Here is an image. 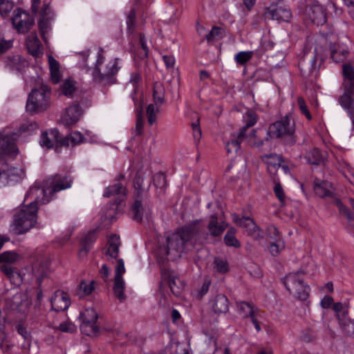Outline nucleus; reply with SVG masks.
Listing matches in <instances>:
<instances>
[{
	"label": "nucleus",
	"instance_id": "f257e3e1",
	"mask_svg": "<svg viewBox=\"0 0 354 354\" xmlns=\"http://www.w3.org/2000/svg\"><path fill=\"white\" fill-rule=\"evenodd\" d=\"M201 230L202 225L198 221L183 226L178 232L167 236L166 245L159 248L158 254L171 261L180 258L189 241Z\"/></svg>",
	"mask_w": 354,
	"mask_h": 354
},
{
	"label": "nucleus",
	"instance_id": "f03ea898",
	"mask_svg": "<svg viewBox=\"0 0 354 354\" xmlns=\"http://www.w3.org/2000/svg\"><path fill=\"white\" fill-rule=\"evenodd\" d=\"M37 198L28 205L23 206L15 215L12 230L15 234L26 233L36 223L37 212Z\"/></svg>",
	"mask_w": 354,
	"mask_h": 354
},
{
	"label": "nucleus",
	"instance_id": "7ed1b4c3",
	"mask_svg": "<svg viewBox=\"0 0 354 354\" xmlns=\"http://www.w3.org/2000/svg\"><path fill=\"white\" fill-rule=\"evenodd\" d=\"M295 124L294 119L286 115L281 120L271 124L268 128V135L283 140L288 145H293L296 142Z\"/></svg>",
	"mask_w": 354,
	"mask_h": 354
},
{
	"label": "nucleus",
	"instance_id": "20e7f679",
	"mask_svg": "<svg viewBox=\"0 0 354 354\" xmlns=\"http://www.w3.org/2000/svg\"><path fill=\"white\" fill-rule=\"evenodd\" d=\"M19 135L16 133L10 134L0 133V165L2 168L0 169V178H8L12 174V169H9L6 164V156L8 155H15L17 149L15 141Z\"/></svg>",
	"mask_w": 354,
	"mask_h": 354
},
{
	"label": "nucleus",
	"instance_id": "39448f33",
	"mask_svg": "<svg viewBox=\"0 0 354 354\" xmlns=\"http://www.w3.org/2000/svg\"><path fill=\"white\" fill-rule=\"evenodd\" d=\"M71 184L72 179L69 177L55 174L44 181L41 192L45 197L50 198L54 194L71 187Z\"/></svg>",
	"mask_w": 354,
	"mask_h": 354
},
{
	"label": "nucleus",
	"instance_id": "423d86ee",
	"mask_svg": "<svg viewBox=\"0 0 354 354\" xmlns=\"http://www.w3.org/2000/svg\"><path fill=\"white\" fill-rule=\"evenodd\" d=\"M50 90H32L26 102V111L35 113L47 109Z\"/></svg>",
	"mask_w": 354,
	"mask_h": 354
},
{
	"label": "nucleus",
	"instance_id": "0eeeda50",
	"mask_svg": "<svg viewBox=\"0 0 354 354\" xmlns=\"http://www.w3.org/2000/svg\"><path fill=\"white\" fill-rule=\"evenodd\" d=\"M284 285L286 289L297 299L305 301L309 295V287L305 286L302 279H299L297 273H290L284 278Z\"/></svg>",
	"mask_w": 354,
	"mask_h": 354
},
{
	"label": "nucleus",
	"instance_id": "6e6552de",
	"mask_svg": "<svg viewBox=\"0 0 354 354\" xmlns=\"http://www.w3.org/2000/svg\"><path fill=\"white\" fill-rule=\"evenodd\" d=\"M101 64L100 59L97 62V66L95 72L93 75V79L95 82L103 84L104 85H109L115 84L117 82L115 75L118 72L120 67L118 66V59L115 58L111 59L106 64V68L104 72L101 73L97 67V65Z\"/></svg>",
	"mask_w": 354,
	"mask_h": 354
},
{
	"label": "nucleus",
	"instance_id": "1a4fd4ad",
	"mask_svg": "<svg viewBox=\"0 0 354 354\" xmlns=\"http://www.w3.org/2000/svg\"><path fill=\"white\" fill-rule=\"evenodd\" d=\"M263 16L265 19L288 22L292 18V12L282 0H279L266 8Z\"/></svg>",
	"mask_w": 354,
	"mask_h": 354
},
{
	"label": "nucleus",
	"instance_id": "9d476101",
	"mask_svg": "<svg viewBox=\"0 0 354 354\" xmlns=\"http://www.w3.org/2000/svg\"><path fill=\"white\" fill-rule=\"evenodd\" d=\"M11 20L14 28L21 34L28 32L35 24L33 17L21 8L14 10Z\"/></svg>",
	"mask_w": 354,
	"mask_h": 354
},
{
	"label": "nucleus",
	"instance_id": "9b49d317",
	"mask_svg": "<svg viewBox=\"0 0 354 354\" xmlns=\"http://www.w3.org/2000/svg\"><path fill=\"white\" fill-rule=\"evenodd\" d=\"M82 323L80 326L81 330L83 333L88 336L95 335L99 328L95 325L97 320V313L93 308H88L80 314Z\"/></svg>",
	"mask_w": 354,
	"mask_h": 354
},
{
	"label": "nucleus",
	"instance_id": "f8f14e48",
	"mask_svg": "<svg viewBox=\"0 0 354 354\" xmlns=\"http://www.w3.org/2000/svg\"><path fill=\"white\" fill-rule=\"evenodd\" d=\"M306 3V14L317 26L326 22V14L323 7L316 0H304Z\"/></svg>",
	"mask_w": 354,
	"mask_h": 354
},
{
	"label": "nucleus",
	"instance_id": "ddd939ff",
	"mask_svg": "<svg viewBox=\"0 0 354 354\" xmlns=\"http://www.w3.org/2000/svg\"><path fill=\"white\" fill-rule=\"evenodd\" d=\"M50 303L53 310L55 311H64L68 308L71 301L66 292L62 290H57L52 296Z\"/></svg>",
	"mask_w": 354,
	"mask_h": 354
},
{
	"label": "nucleus",
	"instance_id": "4468645a",
	"mask_svg": "<svg viewBox=\"0 0 354 354\" xmlns=\"http://www.w3.org/2000/svg\"><path fill=\"white\" fill-rule=\"evenodd\" d=\"M82 115V111L77 104L66 109L65 113L62 117V120L65 126L72 125L78 122Z\"/></svg>",
	"mask_w": 354,
	"mask_h": 354
},
{
	"label": "nucleus",
	"instance_id": "2eb2a0df",
	"mask_svg": "<svg viewBox=\"0 0 354 354\" xmlns=\"http://www.w3.org/2000/svg\"><path fill=\"white\" fill-rule=\"evenodd\" d=\"M163 277L167 280L169 288L176 296H178L185 287V283L175 274L174 271L165 270L162 272Z\"/></svg>",
	"mask_w": 354,
	"mask_h": 354
},
{
	"label": "nucleus",
	"instance_id": "dca6fc26",
	"mask_svg": "<svg viewBox=\"0 0 354 354\" xmlns=\"http://www.w3.org/2000/svg\"><path fill=\"white\" fill-rule=\"evenodd\" d=\"M61 136L57 129H53L48 132H44L41 135L40 145L42 147L50 149L53 147L54 143L56 145V148L60 147L59 140ZM57 149H56L57 150Z\"/></svg>",
	"mask_w": 354,
	"mask_h": 354
},
{
	"label": "nucleus",
	"instance_id": "f3484780",
	"mask_svg": "<svg viewBox=\"0 0 354 354\" xmlns=\"http://www.w3.org/2000/svg\"><path fill=\"white\" fill-rule=\"evenodd\" d=\"M27 49L30 55L34 57L42 55V47L36 32L30 33L26 39Z\"/></svg>",
	"mask_w": 354,
	"mask_h": 354
},
{
	"label": "nucleus",
	"instance_id": "a211bd4d",
	"mask_svg": "<svg viewBox=\"0 0 354 354\" xmlns=\"http://www.w3.org/2000/svg\"><path fill=\"white\" fill-rule=\"evenodd\" d=\"M0 270L13 285L19 286L22 283L23 277L16 268L5 263L0 266Z\"/></svg>",
	"mask_w": 354,
	"mask_h": 354
},
{
	"label": "nucleus",
	"instance_id": "6ab92c4d",
	"mask_svg": "<svg viewBox=\"0 0 354 354\" xmlns=\"http://www.w3.org/2000/svg\"><path fill=\"white\" fill-rule=\"evenodd\" d=\"M211 306L215 313H226L229 310V301L224 295H217L211 301Z\"/></svg>",
	"mask_w": 354,
	"mask_h": 354
},
{
	"label": "nucleus",
	"instance_id": "aec40b11",
	"mask_svg": "<svg viewBox=\"0 0 354 354\" xmlns=\"http://www.w3.org/2000/svg\"><path fill=\"white\" fill-rule=\"evenodd\" d=\"M142 198L136 197L134 202L131 206L130 211L132 218L138 222H141L144 216L147 218L149 216V213L142 206Z\"/></svg>",
	"mask_w": 354,
	"mask_h": 354
},
{
	"label": "nucleus",
	"instance_id": "412c9836",
	"mask_svg": "<svg viewBox=\"0 0 354 354\" xmlns=\"http://www.w3.org/2000/svg\"><path fill=\"white\" fill-rule=\"evenodd\" d=\"M50 80L54 84H58L62 77L59 62L52 56H48Z\"/></svg>",
	"mask_w": 354,
	"mask_h": 354
},
{
	"label": "nucleus",
	"instance_id": "4be33fe9",
	"mask_svg": "<svg viewBox=\"0 0 354 354\" xmlns=\"http://www.w3.org/2000/svg\"><path fill=\"white\" fill-rule=\"evenodd\" d=\"M314 190L316 195L321 198L332 196L333 195L332 185L328 181H319L318 179H315Z\"/></svg>",
	"mask_w": 354,
	"mask_h": 354
},
{
	"label": "nucleus",
	"instance_id": "5701e85b",
	"mask_svg": "<svg viewBox=\"0 0 354 354\" xmlns=\"http://www.w3.org/2000/svg\"><path fill=\"white\" fill-rule=\"evenodd\" d=\"M84 140L85 138L82 134L80 131H75L63 138H61L59 140L60 147H69L70 145L73 147L76 145L84 142Z\"/></svg>",
	"mask_w": 354,
	"mask_h": 354
},
{
	"label": "nucleus",
	"instance_id": "b1692460",
	"mask_svg": "<svg viewBox=\"0 0 354 354\" xmlns=\"http://www.w3.org/2000/svg\"><path fill=\"white\" fill-rule=\"evenodd\" d=\"M52 17L48 16V14L46 12L45 10L40 13V19L38 22V26L41 37L45 42H46L47 40L46 35L50 30V21Z\"/></svg>",
	"mask_w": 354,
	"mask_h": 354
},
{
	"label": "nucleus",
	"instance_id": "393cba45",
	"mask_svg": "<svg viewBox=\"0 0 354 354\" xmlns=\"http://www.w3.org/2000/svg\"><path fill=\"white\" fill-rule=\"evenodd\" d=\"M97 236L95 231L88 232L81 241V248L79 251V255L82 257L86 255L91 249V245L96 240Z\"/></svg>",
	"mask_w": 354,
	"mask_h": 354
},
{
	"label": "nucleus",
	"instance_id": "a878e982",
	"mask_svg": "<svg viewBox=\"0 0 354 354\" xmlns=\"http://www.w3.org/2000/svg\"><path fill=\"white\" fill-rule=\"evenodd\" d=\"M207 230L209 234L213 236H218L222 234V233L225 230V226L223 225H219L218 223V217L216 214H214L210 216L209 221L207 225Z\"/></svg>",
	"mask_w": 354,
	"mask_h": 354
},
{
	"label": "nucleus",
	"instance_id": "bb28decb",
	"mask_svg": "<svg viewBox=\"0 0 354 354\" xmlns=\"http://www.w3.org/2000/svg\"><path fill=\"white\" fill-rule=\"evenodd\" d=\"M120 245V237L115 234L111 235L108 240V248L106 254L112 259L117 258L119 254Z\"/></svg>",
	"mask_w": 354,
	"mask_h": 354
},
{
	"label": "nucleus",
	"instance_id": "cd10ccee",
	"mask_svg": "<svg viewBox=\"0 0 354 354\" xmlns=\"http://www.w3.org/2000/svg\"><path fill=\"white\" fill-rule=\"evenodd\" d=\"M7 66L12 71L21 73L28 66V62L24 58L17 55L8 58Z\"/></svg>",
	"mask_w": 354,
	"mask_h": 354
},
{
	"label": "nucleus",
	"instance_id": "c85d7f7f",
	"mask_svg": "<svg viewBox=\"0 0 354 354\" xmlns=\"http://www.w3.org/2000/svg\"><path fill=\"white\" fill-rule=\"evenodd\" d=\"M127 194V189L122 183H118L113 185L107 187L103 194L104 197H111L112 196H125Z\"/></svg>",
	"mask_w": 354,
	"mask_h": 354
},
{
	"label": "nucleus",
	"instance_id": "c756f323",
	"mask_svg": "<svg viewBox=\"0 0 354 354\" xmlns=\"http://www.w3.org/2000/svg\"><path fill=\"white\" fill-rule=\"evenodd\" d=\"M330 57L336 63L344 62L348 55L347 50L342 48L339 47V46H337L335 44H331L330 45Z\"/></svg>",
	"mask_w": 354,
	"mask_h": 354
},
{
	"label": "nucleus",
	"instance_id": "7c9ffc66",
	"mask_svg": "<svg viewBox=\"0 0 354 354\" xmlns=\"http://www.w3.org/2000/svg\"><path fill=\"white\" fill-rule=\"evenodd\" d=\"M263 160L268 165V171L271 174H275L281 166V158L276 154L265 156Z\"/></svg>",
	"mask_w": 354,
	"mask_h": 354
},
{
	"label": "nucleus",
	"instance_id": "2f4dec72",
	"mask_svg": "<svg viewBox=\"0 0 354 354\" xmlns=\"http://www.w3.org/2000/svg\"><path fill=\"white\" fill-rule=\"evenodd\" d=\"M305 158L310 165H318L324 161V156L317 148H313L308 151Z\"/></svg>",
	"mask_w": 354,
	"mask_h": 354
},
{
	"label": "nucleus",
	"instance_id": "473e14b6",
	"mask_svg": "<svg viewBox=\"0 0 354 354\" xmlns=\"http://www.w3.org/2000/svg\"><path fill=\"white\" fill-rule=\"evenodd\" d=\"M243 120L246 124L240 130L239 138H243L247 129L257 122V115L253 111H248L243 116Z\"/></svg>",
	"mask_w": 354,
	"mask_h": 354
},
{
	"label": "nucleus",
	"instance_id": "72a5a7b5",
	"mask_svg": "<svg viewBox=\"0 0 354 354\" xmlns=\"http://www.w3.org/2000/svg\"><path fill=\"white\" fill-rule=\"evenodd\" d=\"M245 141V143L252 147H260L263 144V140L261 139H258L256 135V130H252L251 132L248 134H246L245 132V136L243 138H240Z\"/></svg>",
	"mask_w": 354,
	"mask_h": 354
},
{
	"label": "nucleus",
	"instance_id": "f704fd0d",
	"mask_svg": "<svg viewBox=\"0 0 354 354\" xmlns=\"http://www.w3.org/2000/svg\"><path fill=\"white\" fill-rule=\"evenodd\" d=\"M125 288V283L123 279H115L113 285V291L115 297L120 301H123L126 299V295L124 292Z\"/></svg>",
	"mask_w": 354,
	"mask_h": 354
},
{
	"label": "nucleus",
	"instance_id": "c9c22d12",
	"mask_svg": "<svg viewBox=\"0 0 354 354\" xmlns=\"http://www.w3.org/2000/svg\"><path fill=\"white\" fill-rule=\"evenodd\" d=\"M233 221L239 226L245 228L246 233L248 232V230H252V227H255L256 225L254 221L250 217L239 218L236 214L233 215Z\"/></svg>",
	"mask_w": 354,
	"mask_h": 354
},
{
	"label": "nucleus",
	"instance_id": "e433bc0d",
	"mask_svg": "<svg viewBox=\"0 0 354 354\" xmlns=\"http://www.w3.org/2000/svg\"><path fill=\"white\" fill-rule=\"evenodd\" d=\"M339 324L343 333L348 336L354 335V321L344 317L339 320Z\"/></svg>",
	"mask_w": 354,
	"mask_h": 354
},
{
	"label": "nucleus",
	"instance_id": "4c0bfd02",
	"mask_svg": "<svg viewBox=\"0 0 354 354\" xmlns=\"http://www.w3.org/2000/svg\"><path fill=\"white\" fill-rule=\"evenodd\" d=\"M339 102L344 109L348 110V112H349L350 110L354 109V99L352 97V92H345L339 98Z\"/></svg>",
	"mask_w": 354,
	"mask_h": 354
},
{
	"label": "nucleus",
	"instance_id": "58836bf2",
	"mask_svg": "<svg viewBox=\"0 0 354 354\" xmlns=\"http://www.w3.org/2000/svg\"><path fill=\"white\" fill-rule=\"evenodd\" d=\"M95 286L94 281H91L90 282L83 281L79 286L77 294L80 297H84L86 295H91L95 290Z\"/></svg>",
	"mask_w": 354,
	"mask_h": 354
},
{
	"label": "nucleus",
	"instance_id": "ea45409f",
	"mask_svg": "<svg viewBox=\"0 0 354 354\" xmlns=\"http://www.w3.org/2000/svg\"><path fill=\"white\" fill-rule=\"evenodd\" d=\"M237 305L239 313L244 317H249L257 312L254 306L250 303L241 301Z\"/></svg>",
	"mask_w": 354,
	"mask_h": 354
},
{
	"label": "nucleus",
	"instance_id": "a19ab883",
	"mask_svg": "<svg viewBox=\"0 0 354 354\" xmlns=\"http://www.w3.org/2000/svg\"><path fill=\"white\" fill-rule=\"evenodd\" d=\"M236 230L234 227L230 228L224 236V242L228 246H233L239 248L241 244L238 239L236 238Z\"/></svg>",
	"mask_w": 354,
	"mask_h": 354
},
{
	"label": "nucleus",
	"instance_id": "79ce46f5",
	"mask_svg": "<svg viewBox=\"0 0 354 354\" xmlns=\"http://www.w3.org/2000/svg\"><path fill=\"white\" fill-rule=\"evenodd\" d=\"M160 354H189L184 345L174 343L169 345Z\"/></svg>",
	"mask_w": 354,
	"mask_h": 354
},
{
	"label": "nucleus",
	"instance_id": "37998d69",
	"mask_svg": "<svg viewBox=\"0 0 354 354\" xmlns=\"http://www.w3.org/2000/svg\"><path fill=\"white\" fill-rule=\"evenodd\" d=\"M143 80L140 73L132 72L131 73L127 86L132 88H137L142 87L143 85Z\"/></svg>",
	"mask_w": 354,
	"mask_h": 354
},
{
	"label": "nucleus",
	"instance_id": "c03bdc74",
	"mask_svg": "<svg viewBox=\"0 0 354 354\" xmlns=\"http://www.w3.org/2000/svg\"><path fill=\"white\" fill-rule=\"evenodd\" d=\"M284 248V241L281 238H279L276 239V241L270 243L268 250L272 256L277 257Z\"/></svg>",
	"mask_w": 354,
	"mask_h": 354
},
{
	"label": "nucleus",
	"instance_id": "a18cd8bd",
	"mask_svg": "<svg viewBox=\"0 0 354 354\" xmlns=\"http://www.w3.org/2000/svg\"><path fill=\"white\" fill-rule=\"evenodd\" d=\"M343 75L349 82L350 87L354 88V67L349 63L343 65Z\"/></svg>",
	"mask_w": 354,
	"mask_h": 354
},
{
	"label": "nucleus",
	"instance_id": "49530a36",
	"mask_svg": "<svg viewBox=\"0 0 354 354\" xmlns=\"http://www.w3.org/2000/svg\"><path fill=\"white\" fill-rule=\"evenodd\" d=\"M334 203L337 207L338 208L339 213L342 214L344 216H345L348 221L351 223L354 222V216L353 214L350 212V210L344 205V204L342 203V201L338 198L334 199Z\"/></svg>",
	"mask_w": 354,
	"mask_h": 354
},
{
	"label": "nucleus",
	"instance_id": "de8ad7c7",
	"mask_svg": "<svg viewBox=\"0 0 354 354\" xmlns=\"http://www.w3.org/2000/svg\"><path fill=\"white\" fill-rule=\"evenodd\" d=\"M223 30L221 28L214 26L210 32L205 35L207 41L211 42L223 37Z\"/></svg>",
	"mask_w": 354,
	"mask_h": 354
},
{
	"label": "nucleus",
	"instance_id": "09e8293b",
	"mask_svg": "<svg viewBox=\"0 0 354 354\" xmlns=\"http://www.w3.org/2000/svg\"><path fill=\"white\" fill-rule=\"evenodd\" d=\"M143 178L140 176H136L133 179V186L135 188V196L137 198H143L145 191L142 187Z\"/></svg>",
	"mask_w": 354,
	"mask_h": 354
},
{
	"label": "nucleus",
	"instance_id": "8fccbe9b",
	"mask_svg": "<svg viewBox=\"0 0 354 354\" xmlns=\"http://www.w3.org/2000/svg\"><path fill=\"white\" fill-rule=\"evenodd\" d=\"M19 256L14 252L7 251L0 254V263L2 262L12 263L17 261Z\"/></svg>",
	"mask_w": 354,
	"mask_h": 354
},
{
	"label": "nucleus",
	"instance_id": "3c124183",
	"mask_svg": "<svg viewBox=\"0 0 354 354\" xmlns=\"http://www.w3.org/2000/svg\"><path fill=\"white\" fill-rule=\"evenodd\" d=\"M153 104H150L147 108V118L150 125H153L156 122V113L159 111V106L155 108Z\"/></svg>",
	"mask_w": 354,
	"mask_h": 354
},
{
	"label": "nucleus",
	"instance_id": "603ef678",
	"mask_svg": "<svg viewBox=\"0 0 354 354\" xmlns=\"http://www.w3.org/2000/svg\"><path fill=\"white\" fill-rule=\"evenodd\" d=\"M214 268L218 272L225 273L229 270L228 263L224 259L216 257L214 261Z\"/></svg>",
	"mask_w": 354,
	"mask_h": 354
},
{
	"label": "nucleus",
	"instance_id": "864d4df0",
	"mask_svg": "<svg viewBox=\"0 0 354 354\" xmlns=\"http://www.w3.org/2000/svg\"><path fill=\"white\" fill-rule=\"evenodd\" d=\"M14 3L11 0H0V14L6 17L12 10Z\"/></svg>",
	"mask_w": 354,
	"mask_h": 354
},
{
	"label": "nucleus",
	"instance_id": "5fc2aeb1",
	"mask_svg": "<svg viewBox=\"0 0 354 354\" xmlns=\"http://www.w3.org/2000/svg\"><path fill=\"white\" fill-rule=\"evenodd\" d=\"M253 52L242 51L235 55V60L239 64H244L252 57Z\"/></svg>",
	"mask_w": 354,
	"mask_h": 354
},
{
	"label": "nucleus",
	"instance_id": "6e6d98bb",
	"mask_svg": "<svg viewBox=\"0 0 354 354\" xmlns=\"http://www.w3.org/2000/svg\"><path fill=\"white\" fill-rule=\"evenodd\" d=\"M274 192L276 197L279 199L281 205H283L286 202V195L283 189L279 182L274 183Z\"/></svg>",
	"mask_w": 354,
	"mask_h": 354
},
{
	"label": "nucleus",
	"instance_id": "4d7b16f0",
	"mask_svg": "<svg viewBox=\"0 0 354 354\" xmlns=\"http://www.w3.org/2000/svg\"><path fill=\"white\" fill-rule=\"evenodd\" d=\"M143 100L141 102L140 107L137 111V120H136V124L135 128V131L136 135H141L142 130V126H143V120H142V104Z\"/></svg>",
	"mask_w": 354,
	"mask_h": 354
},
{
	"label": "nucleus",
	"instance_id": "13d9d810",
	"mask_svg": "<svg viewBox=\"0 0 354 354\" xmlns=\"http://www.w3.org/2000/svg\"><path fill=\"white\" fill-rule=\"evenodd\" d=\"M243 140L239 139V136L237 139H232L230 142L226 143V149L227 153H236L240 149L241 142Z\"/></svg>",
	"mask_w": 354,
	"mask_h": 354
},
{
	"label": "nucleus",
	"instance_id": "bf43d9fd",
	"mask_svg": "<svg viewBox=\"0 0 354 354\" xmlns=\"http://www.w3.org/2000/svg\"><path fill=\"white\" fill-rule=\"evenodd\" d=\"M38 129V124L35 122H26L21 124L20 127L19 131V133H31L34 131L35 130Z\"/></svg>",
	"mask_w": 354,
	"mask_h": 354
},
{
	"label": "nucleus",
	"instance_id": "052dcab7",
	"mask_svg": "<svg viewBox=\"0 0 354 354\" xmlns=\"http://www.w3.org/2000/svg\"><path fill=\"white\" fill-rule=\"evenodd\" d=\"M153 97L156 106H161L165 102L164 90H153Z\"/></svg>",
	"mask_w": 354,
	"mask_h": 354
},
{
	"label": "nucleus",
	"instance_id": "680f3d73",
	"mask_svg": "<svg viewBox=\"0 0 354 354\" xmlns=\"http://www.w3.org/2000/svg\"><path fill=\"white\" fill-rule=\"evenodd\" d=\"M153 183L156 187L162 189L167 185L166 176L162 173H158L153 176Z\"/></svg>",
	"mask_w": 354,
	"mask_h": 354
},
{
	"label": "nucleus",
	"instance_id": "e2e57ef3",
	"mask_svg": "<svg viewBox=\"0 0 354 354\" xmlns=\"http://www.w3.org/2000/svg\"><path fill=\"white\" fill-rule=\"evenodd\" d=\"M57 329L63 333H73L76 330V326L71 322H64L61 323Z\"/></svg>",
	"mask_w": 354,
	"mask_h": 354
},
{
	"label": "nucleus",
	"instance_id": "0e129e2a",
	"mask_svg": "<svg viewBox=\"0 0 354 354\" xmlns=\"http://www.w3.org/2000/svg\"><path fill=\"white\" fill-rule=\"evenodd\" d=\"M297 104L301 112L306 117L308 120H311L312 116L308 109L305 100L302 97H299L297 98Z\"/></svg>",
	"mask_w": 354,
	"mask_h": 354
},
{
	"label": "nucleus",
	"instance_id": "69168bd1",
	"mask_svg": "<svg viewBox=\"0 0 354 354\" xmlns=\"http://www.w3.org/2000/svg\"><path fill=\"white\" fill-rule=\"evenodd\" d=\"M247 234L257 241H260L263 238V232L257 225H255V227H252V230H248Z\"/></svg>",
	"mask_w": 354,
	"mask_h": 354
},
{
	"label": "nucleus",
	"instance_id": "338daca9",
	"mask_svg": "<svg viewBox=\"0 0 354 354\" xmlns=\"http://www.w3.org/2000/svg\"><path fill=\"white\" fill-rule=\"evenodd\" d=\"M125 272V268L124 261L122 259H118L117 261V265L115 272V279H123L122 274Z\"/></svg>",
	"mask_w": 354,
	"mask_h": 354
},
{
	"label": "nucleus",
	"instance_id": "774afa93",
	"mask_svg": "<svg viewBox=\"0 0 354 354\" xmlns=\"http://www.w3.org/2000/svg\"><path fill=\"white\" fill-rule=\"evenodd\" d=\"M333 310L336 313L338 320L346 316L345 308L342 303H336L333 305Z\"/></svg>",
	"mask_w": 354,
	"mask_h": 354
}]
</instances>
